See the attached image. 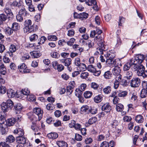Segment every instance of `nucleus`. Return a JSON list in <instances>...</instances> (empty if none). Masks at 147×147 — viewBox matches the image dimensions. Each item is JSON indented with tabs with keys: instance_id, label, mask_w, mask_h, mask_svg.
I'll list each match as a JSON object with an SVG mask.
<instances>
[{
	"instance_id": "f257e3e1",
	"label": "nucleus",
	"mask_w": 147,
	"mask_h": 147,
	"mask_svg": "<svg viewBox=\"0 0 147 147\" xmlns=\"http://www.w3.org/2000/svg\"><path fill=\"white\" fill-rule=\"evenodd\" d=\"M95 32L96 34H97L98 35L96 36L94 39V40H98V42L97 44L99 47L97 48L96 51L94 53V55H96L99 54H103L104 52H105L108 48L107 46L106 45L104 41L101 39V38L100 35L102 33V31L98 28L96 29Z\"/></svg>"
},
{
	"instance_id": "f03ea898",
	"label": "nucleus",
	"mask_w": 147,
	"mask_h": 147,
	"mask_svg": "<svg viewBox=\"0 0 147 147\" xmlns=\"http://www.w3.org/2000/svg\"><path fill=\"white\" fill-rule=\"evenodd\" d=\"M142 59V57L140 56H138L137 55L134 58L130 59L129 62L127 63L124 65L123 68L124 72L129 71V70L130 67L132 70L135 71L137 69L138 62L139 61L140 62H141Z\"/></svg>"
},
{
	"instance_id": "7ed1b4c3",
	"label": "nucleus",
	"mask_w": 147,
	"mask_h": 147,
	"mask_svg": "<svg viewBox=\"0 0 147 147\" xmlns=\"http://www.w3.org/2000/svg\"><path fill=\"white\" fill-rule=\"evenodd\" d=\"M141 56L142 57V60L141 62H140L139 61L138 62V63L137 65L138 67H137V69L135 71H137V74L138 76H142L143 75V73L144 72V71L145 69V68L144 66L142 65L141 64V63L144 59V56L142 55L138 54V56Z\"/></svg>"
},
{
	"instance_id": "20e7f679",
	"label": "nucleus",
	"mask_w": 147,
	"mask_h": 147,
	"mask_svg": "<svg viewBox=\"0 0 147 147\" xmlns=\"http://www.w3.org/2000/svg\"><path fill=\"white\" fill-rule=\"evenodd\" d=\"M13 103L10 99H8L6 102H3L1 105L2 111L3 112L8 111L13 106Z\"/></svg>"
},
{
	"instance_id": "39448f33",
	"label": "nucleus",
	"mask_w": 147,
	"mask_h": 147,
	"mask_svg": "<svg viewBox=\"0 0 147 147\" xmlns=\"http://www.w3.org/2000/svg\"><path fill=\"white\" fill-rule=\"evenodd\" d=\"M16 140L18 143L23 144L24 147H30V143L27 142L26 138L23 136L17 137Z\"/></svg>"
},
{
	"instance_id": "423d86ee",
	"label": "nucleus",
	"mask_w": 147,
	"mask_h": 147,
	"mask_svg": "<svg viewBox=\"0 0 147 147\" xmlns=\"http://www.w3.org/2000/svg\"><path fill=\"white\" fill-rule=\"evenodd\" d=\"M141 83V80L138 77H134L132 78L130 82V85L132 87L137 88L139 87Z\"/></svg>"
},
{
	"instance_id": "0eeeda50",
	"label": "nucleus",
	"mask_w": 147,
	"mask_h": 147,
	"mask_svg": "<svg viewBox=\"0 0 147 147\" xmlns=\"http://www.w3.org/2000/svg\"><path fill=\"white\" fill-rule=\"evenodd\" d=\"M33 112L38 117V121H40L42 116V111L41 109L40 108H34L33 109Z\"/></svg>"
},
{
	"instance_id": "6e6552de",
	"label": "nucleus",
	"mask_w": 147,
	"mask_h": 147,
	"mask_svg": "<svg viewBox=\"0 0 147 147\" xmlns=\"http://www.w3.org/2000/svg\"><path fill=\"white\" fill-rule=\"evenodd\" d=\"M86 3L88 6L93 5V6L92 7L94 10H98V7L97 5L96 2L95 0H86Z\"/></svg>"
},
{
	"instance_id": "1a4fd4ad",
	"label": "nucleus",
	"mask_w": 147,
	"mask_h": 147,
	"mask_svg": "<svg viewBox=\"0 0 147 147\" xmlns=\"http://www.w3.org/2000/svg\"><path fill=\"white\" fill-rule=\"evenodd\" d=\"M115 143L114 141H111L109 143L106 141H104L101 144L100 147H114Z\"/></svg>"
},
{
	"instance_id": "9d476101",
	"label": "nucleus",
	"mask_w": 147,
	"mask_h": 147,
	"mask_svg": "<svg viewBox=\"0 0 147 147\" xmlns=\"http://www.w3.org/2000/svg\"><path fill=\"white\" fill-rule=\"evenodd\" d=\"M106 59V63L108 66H111L112 65L114 66L118 65V63H117L116 59H107V58Z\"/></svg>"
},
{
	"instance_id": "9b49d317",
	"label": "nucleus",
	"mask_w": 147,
	"mask_h": 147,
	"mask_svg": "<svg viewBox=\"0 0 147 147\" xmlns=\"http://www.w3.org/2000/svg\"><path fill=\"white\" fill-rule=\"evenodd\" d=\"M111 110V107L109 103H106L102 106V110L106 113L110 112Z\"/></svg>"
},
{
	"instance_id": "f8f14e48",
	"label": "nucleus",
	"mask_w": 147,
	"mask_h": 147,
	"mask_svg": "<svg viewBox=\"0 0 147 147\" xmlns=\"http://www.w3.org/2000/svg\"><path fill=\"white\" fill-rule=\"evenodd\" d=\"M115 109L116 111L118 112H121V113L125 114V113L124 112H123L124 109V106L121 104H117L116 105Z\"/></svg>"
},
{
	"instance_id": "ddd939ff",
	"label": "nucleus",
	"mask_w": 147,
	"mask_h": 147,
	"mask_svg": "<svg viewBox=\"0 0 147 147\" xmlns=\"http://www.w3.org/2000/svg\"><path fill=\"white\" fill-rule=\"evenodd\" d=\"M60 62L64 64L65 66H69L70 65L71 63V59L70 58H67L66 59L59 60Z\"/></svg>"
},
{
	"instance_id": "4468645a",
	"label": "nucleus",
	"mask_w": 147,
	"mask_h": 147,
	"mask_svg": "<svg viewBox=\"0 0 147 147\" xmlns=\"http://www.w3.org/2000/svg\"><path fill=\"white\" fill-rule=\"evenodd\" d=\"M19 8L20 9L19 12V13L24 17L26 16L27 14H28V13L25 8V6L23 5H21V7Z\"/></svg>"
},
{
	"instance_id": "2eb2a0df",
	"label": "nucleus",
	"mask_w": 147,
	"mask_h": 147,
	"mask_svg": "<svg viewBox=\"0 0 147 147\" xmlns=\"http://www.w3.org/2000/svg\"><path fill=\"white\" fill-rule=\"evenodd\" d=\"M29 116H30L28 117V118L30 120L33 121L32 122V124H36V122L37 120H38V117L36 115H32V113H29L28 114Z\"/></svg>"
},
{
	"instance_id": "dca6fc26",
	"label": "nucleus",
	"mask_w": 147,
	"mask_h": 147,
	"mask_svg": "<svg viewBox=\"0 0 147 147\" xmlns=\"http://www.w3.org/2000/svg\"><path fill=\"white\" fill-rule=\"evenodd\" d=\"M7 94L9 98H13L15 95V92L11 89H9L7 90Z\"/></svg>"
},
{
	"instance_id": "f3484780",
	"label": "nucleus",
	"mask_w": 147,
	"mask_h": 147,
	"mask_svg": "<svg viewBox=\"0 0 147 147\" xmlns=\"http://www.w3.org/2000/svg\"><path fill=\"white\" fill-rule=\"evenodd\" d=\"M125 78L127 79H131L133 76V73L132 71L129 70L124 72Z\"/></svg>"
},
{
	"instance_id": "a211bd4d",
	"label": "nucleus",
	"mask_w": 147,
	"mask_h": 147,
	"mask_svg": "<svg viewBox=\"0 0 147 147\" xmlns=\"http://www.w3.org/2000/svg\"><path fill=\"white\" fill-rule=\"evenodd\" d=\"M16 122V119L14 118H11L7 120L6 125L8 126H13Z\"/></svg>"
},
{
	"instance_id": "6ab92c4d",
	"label": "nucleus",
	"mask_w": 147,
	"mask_h": 147,
	"mask_svg": "<svg viewBox=\"0 0 147 147\" xmlns=\"http://www.w3.org/2000/svg\"><path fill=\"white\" fill-rule=\"evenodd\" d=\"M117 66H114V67L112 70V73L115 76L119 74L121 71L120 68Z\"/></svg>"
},
{
	"instance_id": "aec40b11",
	"label": "nucleus",
	"mask_w": 147,
	"mask_h": 147,
	"mask_svg": "<svg viewBox=\"0 0 147 147\" xmlns=\"http://www.w3.org/2000/svg\"><path fill=\"white\" fill-rule=\"evenodd\" d=\"M56 144L59 147H67L68 146L67 143L63 140H58Z\"/></svg>"
},
{
	"instance_id": "412c9836",
	"label": "nucleus",
	"mask_w": 147,
	"mask_h": 147,
	"mask_svg": "<svg viewBox=\"0 0 147 147\" xmlns=\"http://www.w3.org/2000/svg\"><path fill=\"white\" fill-rule=\"evenodd\" d=\"M104 56L105 58H108V59H114L115 57V55L113 53L109 51L107 52L106 54H105Z\"/></svg>"
},
{
	"instance_id": "4be33fe9",
	"label": "nucleus",
	"mask_w": 147,
	"mask_h": 147,
	"mask_svg": "<svg viewBox=\"0 0 147 147\" xmlns=\"http://www.w3.org/2000/svg\"><path fill=\"white\" fill-rule=\"evenodd\" d=\"M13 133L14 134H17L19 136H22L24 135V134L23 130L20 128L16 129H15Z\"/></svg>"
},
{
	"instance_id": "5701e85b",
	"label": "nucleus",
	"mask_w": 147,
	"mask_h": 147,
	"mask_svg": "<svg viewBox=\"0 0 147 147\" xmlns=\"http://www.w3.org/2000/svg\"><path fill=\"white\" fill-rule=\"evenodd\" d=\"M138 96L137 94L134 93L132 94L131 95V97L130 98V102L133 103H135L137 102Z\"/></svg>"
},
{
	"instance_id": "b1692460",
	"label": "nucleus",
	"mask_w": 147,
	"mask_h": 147,
	"mask_svg": "<svg viewBox=\"0 0 147 147\" xmlns=\"http://www.w3.org/2000/svg\"><path fill=\"white\" fill-rule=\"evenodd\" d=\"M47 136L49 139L54 140L57 138L58 135L56 133L51 132L47 134Z\"/></svg>"
},
{
	"instance_id": "393cba45",
	"label": "nucleus",
	"mask_w": 147,
	"mask_h": 147,
	"mask_svg": "<svg viewBox=\"0 0 147 147\" xmlns=\"http://www.w3.org/2000/svg\"><path fill=\"white\" fill-rule=\"evenodd\" d=\"M22 107L20 104H17L14 106V109L15 110L16 113H18L22 109Z\"/></svg>"
},
{
	"instance_id": "a878e982",
	"label": "nucleus",
	"mask_w": 147,
	"mask_h": 147,
	"mask_svg": "<svg viewBox=\"0 0 147 147\" xmlns=\"http://www.w3.org/2000/svg\"><path fill=\"white\" fill-rule=\"evenodd\" d=\"M73 48L74 50L77 51L78 53H80L83 51V49L80 47L79 45L75 44L73 46Z\"/></svg>"
},
{
	"instance_id": "bb28decb",
	"label": "nucleus",
	"mask_w": 147,
	"mask_h": 147,
	"mask_svg": "<svg viewBox=\"0 0 147 147\" xmlns=\"http://www.w3.org/2000/svg\"><path fill=\"white\" fill-rule=\"evenodd\" d=\"M97 140L98 141L101 142L103 140H107V136L102 134L99 135L97 138Z\"/></svg>"
},
{
	"instance_id": "cd10ccee",
	"label": "nucleus",
	"mask_w": 147,
	"mask_h": 147,
	"mask_svg": "<svg viewBox=\"0 0 147 147\" xmlns=\"http://www.w3.org/2000/svg\"><path fill=\"white\" fill-rule=\"evenodd\" d=\"M6 69L3 64L0 63V74L5 75L6 73Z\"/></svg>"
},
{
	"instance_id": "c85d7f7f",
	"label": "nucleus",
	"mask_w": 147,
	"mask_h": 147,
	"mask_svg": "<svg viewBox=\"0 0 147 147\" xmlns=\"http://www.w3.org/2000/svg\"><path fill=\"white\" fill-rule=\"evenodd\" d=\"M22 1H20L19 2H18L16 1H14L13 2L11 3V7H16L18 6L19 8L22 5Z\"/></svg>"
},
{
	"instance_id": "c756f323",
	"label": "nucleus",
	"mask_w": 147,
	"mask_h": 147,
	"mask_svg": "<svg viewBox=\"0 0 147 147\" xmlns=\"http://www.w3.org/2000/svg\"><path fill=\"white\" fill-rule=\"evenodd\" d=\"M135 118L136 121L139 123H141L144 121V118L141 115H137Z\"/></svg>"
},
{
	"instance_id": "7c9ffc66",
	"label": "nucleus",
	"mask_w": 147,
	"mask_h": 147,
	"mask_svg": "<svg viewBox=\"0 0 147 147\" xmlns=\"http://www.w3.org/2000/svg\"><path fill=\"white\" fill-rule=\"evenodd\" d=\"M31 55L34 58H38L41 55V53L36 51H33L30 53Z\"/></svg>"
},
{
	"instance_id": "2f4dec72",
	"label": "nucleus",
	"mask_w": 147,
	"mask_h": 147,
	"mask_svg": "<svg viewBox=\"0 0 147 147\" xmlns=\"http://www.w3.org/2000/svg\"><path fill=\"white\" fill-rule=\"evenodd\" d=\"M31 128L32 130L33 131L35 132L34 134L35 135L36 134H39V133H36V132H38L39 130V128L35 124H33L31 126Z\"/></svg>"
},
{
	"instance_id": "473e14b6",
	"label": "nucleus",
	"mask_w": 147,
	"mask_h": 147,
	"mask_svg": "<svg viewBox=\"0 0 147 147\" xmlns=\"http://www.w3.org/2000/svg\"><path fill=\"white\" fill-rule=\"evenodd\" d=\"M94 19V22L98 25H100V23L102 22L100 18L98 16H96L95 17Z\"/></svg>"
},
{
	"instance_id": "72a5a7b5",
	"label": "nucleus",
	"mask_w": 147,
	"mask_h": 147,
	"mask_svg": "<svg viewBox=\"0 0 147 147\" xmlns=\"http://www.w3.org/2000/svg\"><path fill=\"white\" fill-rule=\"evenodd\" d=\"M89 109V107L88 105H83L81 108V111L83 112H87V113H88Z\"/></svg>"
},
{
	"instance_id": "f704fd0d",
	"label": "nucleus",
	"mask_w": 147,
	"mask_h": 147,
	"mask_svg": "<svg viewBox=\"0 0 147 147\" xmlns=\"http://www.w3.org/2000/svg\"><path fill=\"white\" fill-rule=\"evenodd\" d=\"M13 30L12 28H11L9 27L6 28L4 30V32L5 34L8 35H10L13 33Z\"/></svg>"
},
{
	"instance_id": "c9c22d12",
	"label": "nucleus",
	"mask_w": 147,
	"mask_h": 147,
	"mask_svg": "<svg viewBox=\"0 0 147 147\" xmlns=\"http://www.w3.org/2000/svg\"><path fill=\"white\" fill-rule=\"evenodd\" d=\"M27 99L30 101H33L35 100V96L32 94H30L28 95L26 97Z\"/></svg>"
},
{
	"instance_id": "e433bc0d",
	"label": "nucleus",
	"mask_w": 147,
	"mask_h": 147,
	"mask_svg": "<svg viewBox=\"0 0 147 147\" xmlns=\"http://www.w3.org/2000/svg\"><path fill=\"white\" fill-rule=\"evenodd\" d=\"M112 76V74L111 72L109 71L105 72L104 74V77L106 79L110 78Z\"/></svg>"
},
{
	"instance_id": "4c0bfd02",
	"label": "nucleus",
	"mask_w": 147,
	"mask_h": 147,
	"mask_svg": "<svg viewBox=\"0 0 147 147\" xmlns=\"http://www.w3.org/2000/svg\"><path fill=\"white\" fill-rule=\"evenodd\" d=\"M80 19L82 20H85L86 19L88 16L87 13L85 12H83L80 13Z\"/></svg>"
},
{
	"instance_id": "58836bf2",
	"label": "nucleus",
	"mask_w": 147,
	"mask_h": 147,
	"mask_svg": "<svg viewBox=\"0 0 147 147\" xmlns=\"http://www.w3.org/2000/svg\"><path fill=\"white\" fill-rule=\"evenodd\" d=\"M102 100V97L100 95L96 96L94 98V100L95 102L98 103L101 102Z\"/></svg>"
},
{
	"instance_id": "ea45409f",
	"label": "nucleus",
	"mask_w": 147,
	"mask_h": 147,
	"mask_svg": "<svg viewBox=\"0 0 147 147\" xmlns=\"http://www.w3.org/2000/svg\"><path fill=\"white\" fill-rule=\"evenodd\" d=\"M20 27L18 26V24L16 22L13 23L12 26V28L13 31H17L19 28Z\"/></svg>"
},
{
	"instance_id": "a19ab883",
	"label": "nucleus",
	"mask_w": 147,
	"mask_h": 147,
	"mask_svg": "<svg viewBox=\"0 0 147 147\" xmlns=\"http://www.w3.org/2000/svg\"><path fill=\"white\" fill-rule=\"evenodd\" d=\"M83 91L81 90L80 88H76L75 90V95L77 97L81 96Z\"/></svg>"
},
{
	"instance_id": "79ce46f5",
	"label": "nucleus",
	"mask_w": 147,
	"mask_h": 147,
	"mask_svg": "<svg viewBox=\"0 0 147 147\" xmlns=\"http://www.w3.org/2000/svg\"><path fill=\"white\" fill-rule=\"evenodd\" d=\"M76 40L75 39L73 38H71L68 41L66 42L67 45L70 46H72Z\"/></svg>"
},
{
	"instance_id": "37998d69",
	"label": "nucleus",
	"mask_w": 147,
	"mask_h": 147,
	"mask_svg": "<svg viewBox=\"0 0 147 147\" xmlns=\"http://www.w3.org/2000/svg\"><path fill=\"white\" fill-rule=\"evenodd\" d=\"M4 11L7 14V15H9L11 17L13 16V13L11 12V10L9 8L6 7L4 9Z\"/></svg>"
},
{
	"instance_id": "c03bdc74",
	"label": "nucleus",
	"mask_w": 147,
	"mask_h": 147,
	"mask_svg": "<svg viewBox=\"0 0 147 147\" xmlns=\"http://www.w3.org/2000/svg\"><path fill=\"white\" fill-rule=\"evenodd\" d=\"M6 140L7 142L12 143L15 140V138L12 135H9L7 138Z\"/></svg>"
},
{
	"instance_id": "a18cd8bd",
	"label": "nucleus",
	"mask_w": 147,
	"mask_h": 147,
	"mask_svg": "<svg viewBox=\"0 0 147 147\" xmlns=\"http://www.w3.org/2000/svg\"><path fill=\"white\" fill-rule=\"evenodd\" d=\"M21 94H23L24 95L27 96L30 93V91H29L27 88H25L22 90L20 92Z\"/></svg>"
},
{
	"instance_id": "49530a36",
	"label": "nucleus",
	"mask_w": 147,
	"mask_h": 147,
	"mask_svg": "<svg viewBox=\"0 0 147 147\" xmlns=\"http://www.w3.org/2000/svg\"><path fill=\"white\" fill-rule=\"evenodd\" d=\"M92 94V92L90 91H87L84 92V96L86 98H89L90 97Z\"/></svg>"
},
{
	"instance_id": "de8ad7c7",
	"label": "nucleus",
	"mask_w": 147,
	"mask_h": 147,
	"mask_svg": "<svg viewBox=\"0 0 147 147\" xmlns=\"http://www.w3.org/2000/svg\"><path fill=\"white\" fill-rule=\"evenodd\" d=\"M17 50V47L16 46L13 44L11 45L9 47V51L11 53H14Z\"/></svg>"
},
{
	"instance_id": "09e8293b",
	"label": "nucleus",
	"mask_w": 147,
	"mask_h": 147,
	"mask_svg": "<svg viewBox=\"0 0 147 147\" xmlns=\"http://www.w3.org/2000/svg\"><path fill=\"white\" fill-rule=\"evenodd\" d=\"M88 76V73L86 72H83L81 74L80 77L82 79H86Z\"/></svg>"
},
{
	"instance_id": "8fccbe9b",
	"label": "nucleus",
	"mask_w": 147,
	"mask_h": 147,
	"mask_svg": "<svg viewBox=\"0 0 147 147\" xmlns=\"http://www.w3.org/2000/svg\"><path fill=\"white\" fill-rule=\"evenodd\" d=\"M103 91L105 94H109L111 91V88L110 86H107L103 89Z\"/></svg>"
},
{
	"instance_id": "3c124183",
	"label": "nucleus",
	"mask_w": 147,
	"mask_h": 147,
	"mask_svg": "<svg viewBox=\"0 0 147 147\" xmlns=\"http://www.w3.org/2000/svg\"><path fill=\"white\" fill-rule=\"evenodd\" d=\"M145 89L143 88L140 92V96L141 98H144L146 96L147 93L145 91Z\"/></svg>"
},
{
	"instance_id": "603ef678",
	"label": "nucleus",
	"mask_w": 147,
	"mask_h": 147,
	"mask_svg": "<svg viewBox=\"0 0 147 147\" xmlns=\"http://www.w3.org/2000/svg\"><path fill=\"white\" fill-rule=\"evenodd\" d=\"M51 54V56L53 58H58L60 57V55L56 52H52Z\"/></svg>"
},
{
	"instance_id": "864d4df0",
	"label": "nucleus",
	"mask_w": 147,
	"mask_h": 147,
	"mask_svg": "<svg viewBox=\"0 0 147 147\" xmlns=\"http://www.w3.org/2000/svg\"><path fill=\"white\" fill-rule=\"evenodd\" d=\"M88 71L91 72L93 73L95 71L96 69L92 65H89L87 68Z\"/></svg>"
},
{
	"instance_id": "5fc2aeb1",
	"label": "nucleus",
	"mask_w": 147,
	"mask_h": 147,
	"mask_svg": "<svg viewBox=\"0 0 147 147\" xmlns=\"http://www.w3.org/2000/svg\"><path fill=\"white\" fill-rule=\"evenodd\" d=\"M97 120V119L96 117H93L90 119L88 121L89 124L91 125L95 123Z\"/></svg>"
},
{
	"instance_id": "6e6d98bb",
	"label": "nucleus",
	"mask_w": 147,
	"mask_h": 147,
	"mask_svg": "<svg viewBox=\"0 0 147 147\" xmlns=\"http://www.w3.org/2000/svg\"><path fill=\"white\" fill-rule=\"evenodd\" d=\"M38 38V36L36 34H33L30 37V39L31 41H33L36 40Z\"/></svg>"
},
{
	"instance_id": "4d7b16f0",
	"label": "nucleus",
	"mask_w": 147,
	"mask_h": 147,
	"mask_svg": "<svg viewBox=\"0 0 147 147\" xmlns=\"http://www.w3.org/2000/svg\"><path fill=\"white\" fill-rule=\"evenodd\" d=\"M90 86L91 88L94 90H97L99 86L96 83L92 82L90 84Z\"/></svg>"
},
{
	"instance_id": "13d9d810",
	"label": "nucleus",
	"mask_w": 147,
	"mask_h": 147,
	"mask_svg": "<svg viewBox=\"0 0 147 147\" xmlns=\"http://www.w3.org/2000/svg\"><path fill=\"white\" fill-rule=\"evenodd\" d=\"M48 40L50 41H56L57 38V37L53 35H49L48 36L47 38Z\"/></svg>"
},
{
	"instance_id": "bf43d9fd",
	"label": "nucleus",
	"mask_w": 147,
	"mask_h": 147,
	"mask_svg": "<svg viewBox=\"0 0 147 147\" xmlns=\"http://www.w3.org/2000/svg\"><path fill=\"white\" fill-rule=\"evenodd\" d=\"M78 67L79 68L80 70L85 71L87 68L86 65L85 64L81 63L80 65L78 66Z\"/></svg>"
},
{
	"instance_id": "052dcab7",
	"label": "nucleus",
	"mask_w": 147,
	"mask_h": 147,
	"mask_svg": "<svg viewBox=\"0 0 147 147\" xmlns=\"http://www.w3.org/2000/svg\"><path fill=\"white\" fill-rule=\"evenodd\" d=\"M47 40V38L44 36H42L41 37L40 39V41L38 42V44L42 45L44 43L45 41Z\"/></svg>"
},
{
	"instance_id": "680f3d73",
	"label": "nucleus",
	"mask_w": 147,
	"mask_h": 147,
	"mask_svg": "<svg viewBox=\"0 0 147 147\" xmlns=\"http://www.w3.org/2000/svg\"><path fill=\"white\" fill-rule=\"evenodd\" d=\"M97 110L96 109L94 108H91L89 109V113H90L92 114H95L97 113Z\"/></svg>"
},
{
	"instance_id": "e2e57ef3",
	"label": "nucleus",
	"mask_w": 147,
	"mask_h": 147,
	"mask_svg": "<svg viewBox=\"0 0 147 147\" xmlns=\"http://www.w3.org/2000/svg\"><path fill=\"white\" fill-rule=\"evenodd\" d=\"M127 94V92L126 91H124L121 92L118 94L119 96L122 97H124L126 96Z\"/></svg>"
},
{
	"instance_id": "0e129e2a",
	"label": "nucleus",
	"mask_w": 147,
	"mask_h": 147,
	"mask_svg": "<svg viewBox=\"0 0 147 147\" xmlns=\"http://www.w3.org/2000/svg\"><path fill=\"white\" fill-rule=\"evenodd\" d=\"M80 59L78 57L76 58L75 60V64L77 67H78L80 65L81 63L80 62Z\"/></svg>"
},
{
	"instance_id": "69168bd1",
	"label": "nucleus",
	"mask_w": 147,
	"mask_h": 147,
	"mask_svg": "<svg viewBox=\"0 0 147 147\" xmlns=\"http://www.w3.org/2000/svg\"><path fill=\"white\" fill-rule=\"evenodd\" d=\"M23 17L24 16L19 13L17 15L16 17L17 21L20 22H22L23 20Z\"/></svg>"
},
{
	"instance_id": "338daca9",
	"label": "nucleus",
	"mask_w": 147,
	"mask_h": 147,
	"mask_svg": "<svg viewBox=\"0 0 147 147\" xmlns=\"http://www.w3.org/2000/svg\"><path fill=\"white\" fill-rule=\"evenodd\" d=\"M87 44L89 48L93 47L94 45V42L90 40L87 41Z\"/></svg>"
},
{
	"instance_id": "774afa93",
	"label": "nucleus",
	"mask_w": 147,
	"mask_h": 147,
	"mask_svg": "<svg viewBox=\"0 0 147 147\" xmlns=\"http://www.w3.org/2000/svg\"><path fill=\"white\" fill-rule=\"evenodd\" d=\"M123 120L124 122H129L132 120L131 117L126 115L124 117Z\"/></svg>"
}]
</instances>
